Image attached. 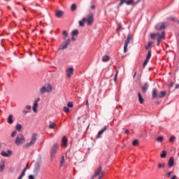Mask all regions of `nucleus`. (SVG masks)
<instances>
[{"label": "nucleus", "instance_id": "3", "mask_svg": "<svg viewBox=\"0 0 179 179\" xmlns=\"http://www.w3.org/2000/svg\"><path fill=\"white\" fill-rule=\"evenodd\" d=\"M52 90V86L50 84H46L40 89V93L43 94V93H50Z\"/></svg>", "mask_w": 179, "mask_h": 179}, {"label": "nucleus", "instance_id": "2", "mask_svg": "<svg viewBox=\"0 0 179 179\" xmlns=\"http://www.w3.org/2000/svg\"><path fill=\"white\" fill-rule=\"evenodd\" d=\"M36 141H37V134H33L31 140L29 143L24 145V148H30V146H33L34 143H36Z\"/></svg>", "mask_w": 179, "mask_h": 179}, {"label": "nucleus", "instance_id": "61", "mask_svg": "<svg viewBox=\"0 0 179 179\" xmlns=\"http://www.w3.org/2000/svg\"><path fill=\"white\" fill-rule=\"evenodd\" d=\"M136 76V72L134 73V78Z\"/></svg>", "mask_w": 179, "mask_h": 179}, {"label": "nucleus", "instance_id": "27", "mask_svg": "<svg viewBox=\"0 0 179 179\" xmlns=\"http://www.w3.org/2000/svg\"><path fill=\"white\" fill-rule=\"evenodd\" d=\"M133 146H139V141L138 139L134 140L132 142Z\"/></svg>", "mask_w": 179, "mask_h": 179}, {"label": "nucleus", "instance_id": "63", "mask_svg": "<svg viewBox=\"0 0 179 179\" xmlns=\"http://www.w3.org/2000/svg\"><path fill=\"white\" fill-rule=\"evenodd\" d=\"M117 75H118V73H116L115 76H117Z\"/></svg>", "mask_w": 179, "mask_h": 179}, {"label": "nucleus", "instance_id": "54", "mask_svg": "<svg viewBox=\"0 0 179 179\" xmlns=\"http://www.w3.org/2000/svg\"><path fill=\"white\" fill-rule=\"evenodd\" d=\"M121 1L123 2V3H125L127 2V0H121Z\"/></svg>", "mask_w": 179, "mask_h": 179}, {"label": "nucleus", "instance_id": "33", "mask_svg": "<svg viewBox=\"0 0 179 179\" xmlns=\"http://www.w3.org/2000/svg\"><path fill=\"white\" fill-rule=\"evenodd\" d=\"M150 57H152V51H148V55H147V57H146V59H148V61H149V59H150Z\"/></svg>", "mask_w": 179, "mask_h": 179}, {"label": "nucleus", "instance_id": "57", "mask_svg": "<svg viewBox=\"0 0 179 179\" xmlns=\"http://www.w3.org/2000/svg\"><path fill=\"white\" fill-rule=\"evenodd\" d=\"M86 106H89V101L88 100H87V101H86Z\"/></svg>", "mask_w": 179, "mask_h": 179}, {"label": "nucleus", "instance_id": "49", "mask_svg": "<svg viewBox=\"0 0 179 179\" xmlns=\"http://www.w3.org/2000/svg\"><path fill=\"white\" fill-rule=\"evenodd\" d=\"M26 108L27 110H31V106L28 105L26 106Z\"/></svg>", "mask_w": 179, "mask_h": 179}, {"label": "nucleus", "instance_id": "47", "mask_svg": "<svg viewBox=\"0 0 179 179\" xmlns=\"http://www.w3.org/2000/svg\"><path fill=\"white\" fill-rule=\"evenodd\" d=\"M28 179H36V178H34V176L33 175H29Z\"/></svg>", "mask_w": 179, "mask_h": 179}, {"label": "nucleus", "instance_id": "36", "mask_svg": "<svg viewBox=\"0 0 179 179\" xmlns=\"http://www.w3.org/2000/svg\"><path fill=\"white\" fill-rule=\"evenodd\" d=\"M164 96H166V92L162 91V92H160V95L158 96V97H159V98H162V97H164Z\"/></svg>", "mask_w": 179, "mask_h": 179}, {"label": "nucleus", "instance_id": "48", "mask_svg": "<svg viewBox=\"0 0 179 179\" xmlns=\"http://www.w3.org/2000/svg\"><path fill=\"white\" fill-rule=\"evenodd\" d=\"M16 134L17 132L16 131H13L12 134H11V136L13 138L15 136H16Z\"/></svg>", "mask_w": 179, "mask_h": 179}, {"label": "nucleus", "instance_id": "60", "mask_svg": "<svg viewBox=\"0 0 179 179\" xmlns=\"http://www.w3.org/2000/svg\"><path fill=\"white\" fill-rule=\"evenodd\" d=\"M71 40L73 41H75V38L73 36L72 38H71Z\"/></svg>", "mask_w": 179, "mask_h": 179}, {"label": "nucleus", "instance_id": "22", "mask_svg": "<svg viewBox=\"0 0 179 179\" xmlns=\"http://www.w3.org/2000/svg\"><path fill=\"white\" fill-rule=\"evenodd\" d=\"M102 61H103V62H107L108 61H110V56H108V55L103 56Z\"/></svg>", "mask_w": 179, "mask_h": 179}, {"label": "nucleus", "instance_id": "30", "mask_svg": "<svg viewBox=\"0 0 179 179\" xmlns=\"http://www.w3.org/2000/svg\"><path fill=\"white\" fill-rule=\"evenodd\" d=\"M153 42H148V45L145 46V50H149L152 47Z\"/></svg>", "mask_w": 179, "mask_h": 179}, {"label": "nucleus", "instance_id": "39", "mask_svg": "<svg viewBox=\"0 0 179 179\" xmlns=\"http://www.w3.org/2000/svg\"><path fill=\"white\" fill-rule=\"evenodd\" d=\"M167 20H171V22H176V18L174 17H168Z\"/></svg>", "mask_w": 179, "mask_h": 179}, {"label": "nucleus", "instance_id": "50", "mask_svg": "<svg viewBox=\"0 0 179 179\" xmlns=\"http://www.w3.org/2000/svg\"><path fill=\"white\" fill-rule=\"evenodd\" d=\"M38 101H40V98H37L34 103H38Z\"/></svg>", "mask_w": 179, "mask_h": 179}, {"label": "nucleus", "instance_id": "51", "mask_svg": "<svg viewBox=\"0 0 179 179\" xmlns=\"http://www.w3.org/2000/svg\"><path fill=\"white\" fill-rule=\"evenodd\" d=\"M124 134H129V130H128V129H126V130H125V131H124Z\"/></svg>", "mask_w": 179, "mask_h": 179}, {"label": "nucleus", "instance_id": "25", "mask_svg": "<svg viewBox=\"0 0 179 179\" xmlns=\"http://www.w3.org/2000/svg\"><path fill=\"white\" fill-rule=\"evenodd\" d=\"M13 116L12 115H9L8 118V124H13Z\"/></svg>", "mask_w": 179, "mask_h": 179}, {"label": "nucleus", "instance_id": "20", "mask_svg": "<svg viewBox=\"0 0 179 179\" xmlns=\"http://www.w3.org/2000/svg\"><path fill=\"white\" fill-rule=\"evenodd\" d=\"M173 164H174V158L171 157L169 161V167H173Z\"/></svg>", "mask_w": 179, "mask_h": 179}, {"label": "nucleus", "instance_id": "56", "mask_svg": "<svg viewBox=\"0 0 179 179\" xmlns=\"http://www.w3.org/2000/svg\"><path fill=\"white\" fill-rule=\"evenodd\" d=\"M124 3V2H122V1H120V6H122V4Z\"/></svg>", "mask_w": 179, "mask_h": 179}, {"label": "nucleus", "instance_id": "58", "mask_svg": "<svg viewBox=\"0 0 179 179\" xmlns=\"http://www.w3.org/2000/svg\"><path fill=\"white\" fill-rule=\"evenodd\" d=\"M23 113H24L25 114H27V113H29V111H27V110H23Z\"/></svg>", "mask_w": 179, "mask_h": 179}, {"label": "nucleus", "instance_id": "37", "mask_svg": "<svg viewBox=\"0 0 179 179\" xmlns=\"http://www.w3.org/2000/svg\"><path fill=\"white\" fill-rule=\"evenodd\" d=\"M63 110L64 113H69V108L68 106H64Z\"/></svg>", "mask_w": 179, "mask_h": 179}, {"label": "nucleus", "instance_id": "45", "mask_svg": "<svg viewBox=\"0 0 179 179\" xmlns=\"http://www.w3.org/2000/svg\"><path fill=\"white\" fill-rule=\"evenodd\" d=\"M171 174H173V171H170V172H168L166 174V177H170L171 176Z\"/></svg>", "mask_w": 179, "mask_h": 179}, {"label": "nucleus", "instance_id": "15", "mask_svg": "<svg viewBox=\"0 0 179 179\" xmlns=\"http://www.w3.org/2000/svg\"><path fill=\"white\" fill-rule=\"evenodd\" d=\"M4 169H5V161L2 160L0 162V173H2Z\"/></svg>", "mask_w": 179, "mask_h": 179}, {"label": "nucleus", "instance_id": "13", "mask_svg": "<svg viewBox=\"0 0 179 179\" xmlns=\"http://www.w3.org/2000/svg\"><path fill=\"white\" fill-rule=\"evenodd\" d=\"M62 145H63L64 148H66V146H68V138H66V136H64L62 138Z\"/></svg>", "mask_w": 179, "mask_h": 179}, {"label": "nucleus", "instance_id": "7", "mask_svg": "<svg viewBox=\"0 0 179 179\" xmlns=\"http://www.w3.org/2000/svg\"><path fill=\"white\" fill-rule=\"evenodd\" d=\"M58 148H59V145L58 143H55L53 145V146L51 148V152H50V157L52 158L55 156V154L57 153V150H58Z\"/></svg>", "mask_w": 179, "mask_h": 179}, {"label": "nucleus", "instance_id": "35", "mask_svg": "<svg viewBox=\"0 0 179 179\" xmlns=\"http://www.w3.org/2000/svg\"><path fill=\"white\" fill-rule=\"evenodd\" d=\"M78 34H79V31L78 30H73L71 32L72 36H78Z\"/></svg>", "mask_w": 179, "mask_h": 179}, {"label": "nucleus", "instance_id": "8", "mask_svg": "<svg viewBox=\"0 0 179 179\" xmlns=\"http://www.w3.org/2000/svg\"><path fill=\"white\" fill-rule=\"evenodd\" d=\"M169 24L167 22H162L157 25H155L156 30H163L166 29V26H168Z\"/></svg>", "mask_w": 179, "mask_h": 179}, {"label": "nucleus", "instance_id": "18", "mask_svg": "<svg viewBox=\"0 0 179 179\" xmlns=\"http://www.w3.org/2000/svg\"><path fill=\"white\" fill-rule=\"evenodd\" d=\"M138 101L141 104H143V103L145 102V99H143V98L142 97V95H141V93H138Z\"/></svg>", "mask_w": 179, "mask_h": 179}, {"label": "nucleus", "instance_id": "31", "mask_svg": "<svg viewBox=\"0 0 179 179\" xmlns=\"http://www.w3.org/2000/svg\"><path fill=\"white\" fill-rule=\"evenodd\" d=\"M150 37L152 40H156L157 38V34H151Z\"/></svg>", "mask_w": 179, "mask_h": 179}, {"label": "nucleus", "instance_id": "59", "mask_svg": "<svg viewBox=\"0 0 179 179\" xmlns=\"http://www.w3.org/2000/svg\"><path fill=\"white\" fill-rule=\"evenodd\" d=\"M174 22H176V23H178L179 24V20H176L175 19V21Z\"/></svg>", "mask_w": 179, "mask_h": 179}, {"label": "nucleus", "instance_id": "55", "mask_svg": "<svg viewBox=\"0 0 179 179\" xmlns=\"http://www.w3.org/2000/svg\"><path fill=\"white\" fill-rule=\"evenodd\" d=\"M177 178V176H173L171 179H176Z\"/></svg>", "mask_w": 179, "mask_h": 179}, {"label": "nucleus", "instance_id": "6", "mask_svg": "<svg viewBox=\"0 0 179 179\" xmlns=\"http://www.w3.org/2000/svg\"><path fill=\"white\" fill-rule=\"evenodd\" d=\"M134 36L131 34H129L127 36V40L124 43V54L128 51V44H129V42L131 41V40H132V38Z\"/></svg>", "mask_w": 179, "mask_h": 179}, {"label": "nucleus", "instance_id": "23", "mask_svg": "<svg viewBox=\"0 0 179 179\" xmlns=\"http://www.w3.org/2000/svg\"><path fill=\"white\" fill-rule=\"evenodd\" d=\"M37 107H38V103L34 102V106H32L34 113H37Z\"/></svg>", "mask_w": 179, "mask_h": 179}, {"label": "nucleus", "instance_id": "14", "mask_svg": "<svg viewBox=\"0 0 179 179\" xmlns=\"http://www.w3.org/2000/svg\"><path fill=\"white\" fill-rule=\"evenodd\" d=\"M141 89L143 93H146L148 89H149V84H148V83H145L144 85L141 87Z\"/></svg>", "mask_w": 179, "mask_h": 179}, {"label": "nucleus", "instance_id": "42", "mask_svg": "<svg viewBox=\"0 0 179 179\" xmlns=\"http://www.w3.org/2000/svg\"><path fill=\"white\" fill-rule=\"evenodd\" d=\"M64 164H65V162L64 161V157H62V159L60 161V166H61V167H62V166H64Z\"/></svg>", "mask_w": 179, "mask_h": 179}, {"label": "nucleus", "instance_id": "32", "mask_svg": "<svg viewBox=\"0 0 179 179\" xmlns=\"http://www.w3.org/2000/svg\"><path fill=\"white\" fill-rule=\"evenodd\" d=\"M127 5H134L135 4V2H134V0H128L127 2H126Z\"/></svg>", "mask_w": 179, "mask_h": 179}, {"label": "nucleus", "instance_id": "11", "mask_svg": "<svg viewBox=\"0 0 179 179\" xmlns=\"http://www.w3.org/2000/svg\"><path fill=\"white\" fill-rule=\"evenodd\" d=\"M1 156H3V157H9V156H12V150H8L7 152L4 150L2 151Z\"/></svg>", "mask_w": 179, "mask_h": 179}, {"label": "nucleus", "instance_id": "26", "mask_svg": "<svg viewBox=\"0 0 179 179\" xmlns=\"http://www.w3.org/2000/svg\"><path fill=\"white\" fill-rule=\"evenodd\" d=\"M15 129L18 131V132H20L22 131V124H17L15 127Z\"/></svg>", "mask_w": 179, "mask_h": 179}, {"label": "nucleus", "instance_id": "9", "mask_svg": "<svg viewBox=\"0 0 179 179\" xmlns=\"http://www.w3.org/2000/svg\"><path fill=\"white\" fill-rule=\"evenodd\" d=\"M73 71H74L73 67H69V69H66V73L69 79H71V77L72 76V75H73Z\"/></svg>", "mask_w": 179, "mask_h": 179}, {"label": "nucleus", "instance_id": "28", "mask_svg": "<svg viewBox=\"0 0 179 179\" xmlns=\"http://www.w3.org/2000/svg\"><path fill=\"white\" fill-rule=\"evenodd\" d=\"M166 155H167V151L163 150L162 154L160 155V157H162V159H164Z\"/></svg>", "mask_w": 179, "mask_h": 179}, {"label": "nucleus", "instance_id": "12", "mask_svg": "<svg viewBox=\"0 0 179 179\" xmlns=\"http://www.w3.org/2000/svg\"><path fill=\"white\" fill-rule=\"evenodd\" d=\"M165 36H166V32L162 31V34H157V38L159 41H162V40L164 38Z\"/></svg>", "mask_w": 179, "mask_h": 179}, {"label": "nucleus", "instance_id": "24", "mask_svg": "<svg viewBox=\"0 0 179 179\" xmlns=\"http://www.w3.org/2000/svg\"><path fill=\"white\" fill-rule=\"evenodd\" d=\"M85 22H86V18L83 17V20L79 21V26L83 27L85 26Z\"/></svg>", "mask_w": 179, "mask_h": 179}, {"label": "nucleus", "instance_id": "16", "mask_svg": "<svg viewBox=\"0 0 179 179\" xmlns=\"http://www.w3.org/2000/svg\"><path fill=\"white\" fill-rule=\"evenodd\" d=\"M107 130V126H105L103 129L100 130L97 134V138H100V135H102Z\"/></svg>", "mask_w": 179, "mask_h": 179}, {"label": "nucleus", "instance_id": "52", "mask_svg": "<svg viewBox=\"0 0 179 179\" xmlns=\"http://www.w3.org/2000/svg\"><path fill=\"white\" fill-rule=\"evenodd\" d=\"M91 9H96V6L94 5L91 6Z\"/></svg>", "mask_w": 179, "mask_h": 179}, {"label": "nucleus", "instance_id": "43", "mask_svg": "<svg viewBox=\"0 0 179 179\" xmlns=\"http://www.w3.org/2000/svg\"><path fill=\"white\" fill-rule=\"evenodd\" d=\"M67 106H68V107L72 108V107H73V102H69Z\"/></svg>", "mask_w": 179, "mask_h": 179}, {"label": "nucleus", "instance_id": "10", "mask_svg": "<svg viewBox=\"0 0 179 179\" xmlns=\"http://www.w3.org/2000/svg\"><path fill=\"white\" fill-rule=\"evenodd\" d=\"M71 44V39H68L63 44L61 45L59 50H65V48H68V45Z\"/></svg>", "mask_w": 179, "mask_h": 179}, {"label": "nucleus", "instance_id": "41", "mask_svg": "<svg viewBox=\"0 0 179 179\" xmlns=\"http://www.w3.org/2000/svg\"><path fill=\"white\" fill-rule=\"evenodd\" d=\"M164 138H163V136H159L157 138V142H162V141H164Z\"/></svg>", "mask_w": 179, "mask_h": 179}, {"label": "nucleus", "instance_id": "19", "mask_svg": "<svg viewBox=\"0 0 179 179\" xmlns=\"http://www.w3.org/2000/svg\"><path fill=\"white\" fill-rule=\"evenodd\" d=\"M64 15V11L59 10L55 13L56 17H62V15Z\"/></svg>", "mask_w": 179, "mask_h": 179}, {"label": "nucleus", "instance_id": "34", "mask_svg": "<svg viewBox=\"0 0 179 179\" xmlns=\"http://www.w3.org/2000/svg\"><path fill=\"white\" fill-rule=\"evenodd\" d=\"M55 127V122H52L50 124H49V129H54V127Z\"/></svg>", "mask_w": 179, "mask_h": 179}, {"label": "nucleus", "instance_id": "4", "mask_svg": "<svg viewBox=\"0 0 179 179\" xmlns=\"http://www.w3.org/2000/svg\"><path fill=\"white\" fill-rule=\"evenodd\" d=\"M103 176H104V171L102 170L101 166H99L98 169L95 170L94 175L92 176V179L97 176L103 177Z\"/></svg>", "mask_w": 179, "mask_h": 179}, {"label": "nucleus", "instance_id": "1", "mask_svg": "<svg viewBox=\"0 0 179 179\" xmlns=\"http://www.w3.org/2000/svg\"><path fill=\"white\" fill-rule=\"evenodd\" d=\"M24 142H26V138H24V136H23V134H18L15 139V144L17 146H20V145H23Z\"/></svg>", "mask_w": 179, "mask_h": 179}, {"label": "nucleus", "instance_id": "5", "mask_svg": "<svg viewBox=\"0 0 179 179\" xmlns=\"http://www.w3.org/2000/svg\"><path fill=\"white\" fill-rule=\"evenodd\" d=\"M85 20L87 26H92V24H93V22H94V16L92 13L88 14Z\"/></svg>", "mask_w": 179, "mask_h": 179}, {"label": "nucleus", "instance_id": "46", "mask_svg": "<svg viewBox=\"0 0 179 179\" xmlns=\"http://www.w3.org/2000/svg\"><path fill=\"white\" fill-rule=\"evenodd\" d=\"M63 35L65 36V37H68V32L66 31H64Z\"/></svg>", "mask_w": 179, "mask_h": 179}, {"label": "nucleus", "instance_id": "21", "mask_svg": "<svg viewBox=\"0 0 179 179\" xmlns=\"http://www.w3.org/2000/svg\"><path fill=\"white\" fill-rule=\"evenodd\" d=\"M27 170V168H24V170L22 171V173L20 176L18 177L17 179H22L23 177H24V175L26 174V171Z\"/></svg>", "mask_w": 179, "mask_h": 179}, {"label": "nucleus", "instance_id": "38", "mask_svg": "<svg viewBox=\"0 0 179 179\" xmlns=\"http://www.w3.org/2000/svg\"><path fill=\"white\" fill-rule=\"evenodd\" d=\"M176 140V136H171L169 138V142L173 143Z\"/></svg>", "mask_w": 179, "mask_h": 179}, {"label": "nucleus", "instance_id": "53", "mask_svg": "<svg viewBox=\"0 0 179 179\" xmlns=\"http://www.w3.org/2000/svg\"><path fill=\"white\" fill-rule=\"evenodd\" d=\"M162 41H159V40H157V45H160V42H161Z\"/></svg>", "mask_w": 179, "mask_h": 179}, {"label": "nucleus", "instance_id": "17", "mask_svg": "<svg viewBox=\"0 0 179 179\" xmlns=\"http://www.w3.org/2000/svg\"><path fill=\"white\" fill-rule=\"evenodd\" d=\"M157 97H159V96H157V90L154 88L152 90V99H157Z\"/></svg>", "mask_w": 179, "mask_h": 179}, {"label": "nucleus", "instance_id": "44", "mask_svg": "<svg viewBox=\"0 0 179 179\" xmlns=\"http://www.w3.org/2000/svg\"><path fill=\"white\" fill-rule=\"evenodd\" d=\"M164 167V164H159L158 165V169H163Z\"/></svg>", "mask_w": 179, "mask_h": 179}, {"label": "nucleus", "instance_id": "64", "mask_svg": "<svg viewBox=\"0 0 179 179\" xmlns=\"http://www.w3.org/2000/svg\"><path fill=\"white\" fill-rule=\"evenodd\" d=\"M0 149H1V145H0Z\"/></svg>", "mask_w": 179, "mask_h": 179}, {"label": "nucleus", "instance_id": "62", "mask_svg": "<svg viewBox=\"0 0 179 179\" xmlns=\"http://www.w3.org/2000/svg\"><path fill=\"white\" fill-rule=\"evenodd\" d=\"M103 177H99V178L98 179H101Z\"/></svg>", "mask_w": 179, "mask_h": 179}, {"label": "nucleus", "instance_id": "40", "mask_svg": "<svg viewBox=\"0 0 179 179\" xmlns=\"http://www.w3.org/2000/svg\"><path fill=\"white\" fill-rule=\"evenodd\" d=\"M148 62H149V60L148 59H145V60L143 62V68H145V66H146V65H148Z\"/></svg>", "mask_w": 179, "mask_h": 179}, {"label": "nucleus", "instance_id": "29", "mask_svg": "<svg viewBox=\"0 0 179 179\" xmlns=\"http://www.w3.org/2000/svg\"><path fill=\"white\" fill-rule=\"evenodd\" d=\"M71 12H75L76 10V4H72L71 6Z\"/></svg>", "mask_w": 179, "mask_h": 179}]
</instances>
